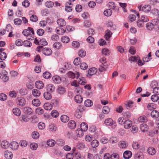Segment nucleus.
Masks as SVG:
<instances>
[{
  "mask_svg": "<svg viewBox=\"0 0 159 159\" xmlns=\"http://www.w3.org/2000/svg\"><path fill=\"white\" fill-rule=\"evenodd\" d=\"M43 48V46H40L37 48L36 50L38 52H40L41 50L42 49V52L45 56H48L52 54V51L51 49L47 48Z\"/></svg>",
  "mask_w": 159,
  "mask_h": 159,
  "instance_id": "f257e3e1",
  "label": "nucleus"
},
{
  "mask_svg": "<svg viewBox=\"0 0 159 159\" xmlns=\"http://www.w3.org/2000/svg\"><path fill=\"white\" fill-rule=\"evenodd\" d=\"M149 19L146 16H142L140 19L137 21V25L139 27H142L144 25V23L148 22Z\"/></svg>",
  "mask_w": 159,
  "mask_h": 159,
  "instance_id": "f03ea898",
  "label": "nucleus"
},
{
  "mask_svg": "<svg viewBox=\"0 0 159 159\" xmlns=\"http://www.w3.org/2000/svg\"><path fill=\"white\" fill-rule=\"evenodd\" d=\"M105 124L107 126H111L113 128H115L116 126V123L111 118H108L104 121Z\"/></svg>",
  "mask_w": 159,
  "mask_h": 159,
  "instance_id": "7ed1b4c3",
  "label": "nucleus"
},
{
  "mask_svg": "<svg viewBox=\"0 0 159 159\" xmlns=\"http://www.w3.org/2000/svg\"><path fill=\"white\" fill-rule=\"evenodd\" d=\"M16 103L18 105L22 107L25 105L26 101L25 99L22 97H18L16 99Z\"/></svg>",
  "mask_w": 159,
  "mask_h": 159,
  "instance_id": "20e7f679",
  "label": "nucleus"
},
{
  "mask_svg": "<svg viewBox=\"0 0 159 159\" xmlns=\"http://www.w3.org/2000/svg\"><path fill=\"white\" fill-rule=\"evenodd\" d=\"M67 74L69 78L72 79L75 78L77 79L80 76V73L79 72L77 71H75V73L71 71H69L68 73Z\"/></svg>",
  "mask_w": 159,
  "mask_h": 159,
  "instance_id": "39448f33",
  "label": "nucleus"
},
{
  "mask_svg": "<svg viewBox=\"0 0 159 159\" xmlns=\"http://www.w3.org/2000/svg\"><path fill=\"white\" fill-rule=\"evenodd\" d=\"M141 6H140L139 7V11H140L141 10L144 11L146 13H148L151 10V6L149 5H146L144 6H143L141 9Z\"/></svg>",
  "mask_w": 159,
  "mask_h": 159,
  "instance_id": "423d86ee",
  "label": "nucleus"
},
{
  "mask_svg": "<svg viewBox=\"0 0 159 159\" xmlns=\"http://www.w3.org/2000/svg\"><path fill=\"white\" fill-rule=\"evenodd\" d=\"M97 72V70L95 68H91L89 70L87 76L89 78H90L91 76L95 74Z\"/></svg>",
  "mask_w": 159,
  "mask_h": 159,
  "instance_id": "0eeeda50",
  "label": "nucleus"
},
{
  "mask_svg": "<svg viewBox=\"0 0 159 159\" xmlns=\"http://www.w3.org/2000/svg\"><path fill=\"white\" fill-rule=\"evenodd\" d=\"M4 157L6 159H12L13 157L12 152L8 150L5 151L4 152Z\"/></svg>",
  "mask_w": 159,
  "mask_h": 159,
  "instance_id": "6e6552de",
  "label": "nucleus"
},
{
  "mask_svg": "<svg viewBox=\"0 0 159 159\" xmlns=\"http://www.w3.org/2000/svg\"><path fill=\"white\" fill-rule=\"evenodd\" d=\"M123 124L124 127L125 129H128L131 126L132 122L131 121L127 120L125 121Z\"/></svg>",
  "mask_w": 159,
  "mask_h": 159,
  "instance_id": "1a4fd4ad",
  "label": "nucleus"
},
{
  "mask_svg": "<svg viewBox=\"0 0 159 159\" xmlns=\"http://www.w3.org/2000/svg\"><path fill=\"white\" fill-rule=\"evenodd\" d=\"M36 87L39 89H42L44 87V84L41 81H38L35 82Z\"/></svg>",
  "mask_w": 159,
  "mask_h": 159,
  "instance_id": "9d476101",
  "label": "nucleus"
},
{
  "mask_svg": "<svg viewBox=\"0 0 159 159\" xmlns=\"http://www.w3.org/2000/svg\"><path fill=\"white\" fill-rule=\"evenodd\" d=\"M132 156V152L129 151H126L123 153L124 158L125 159H129Z\"/></svg>",
  "mask_w": 159,
  "mask_h": 159,
  "instance_id": "9b49d317",
  "label": "nucleus"
},
{
  "mask_svg": "<svg viewBox=\"0 0 159 159\" xmlns=\"http://www.w3.org/2000/svg\"><path fill=\"white\" fill-rule=\"evenodd\" d=\"M32 94L34 97L37 98L40 96L41 92L39 90L35 89L33 90L32 91Z\"/></svg>",
  "mask_w": 159,
  "mask_h": 159,
  "instance_id": "f8f14e48",
  "label": "nucleus"
},
{
  "mask_svg": "<svg viewBox=\"0 0 159 159\" xmlns=\"http://www.w3.org/2000/svg\"><path fill=\"white\" fill-rule=\"evenodd\" d=\"M57 23L60 26L63 27L66 25V23L65 20L62 19H59L57 20Z\"/></svg>",
  "mask_w": 159,
  "mask_h": 159,
  "instance_id": "ddd939ff",
  "label": "nucleus"
},
{
  "mask_svg": "<svg viewBox=\"0 0 159 159\" xmlns=\"http://www.w3.org/2000/svg\"><path fill=\"white\" fill-rule=\"evenodd\" d=\"M151 23L154 28L157 26V30H159V20L157 19H154L152 20Z\"/></svg>",
  "mask_w": 159,
  "mask_h": 159,
  "instance_id": "4468645a",
  "label": "nucleus"
},
{
  "mask_svg": "<svg viewBox=\"0 0 159 159\" xmlns=\"http://www.w3.org/2000/svg\"><path fill=\"white\" fill-rule=\"evenodd\" d=\"M75 102L78 103H80L82 102V97L80 95H77L75 98Z\"/></svg>",
  "mask_w": 159,
  "mask_h": 159,
  "instance_id": "2eb2a0df",
  "label": "nucleus"
},
{
  "mask_svg": "<svg viewBox=\"0 0 159 159\" xmlns=\"http://www.w3.org/2000/svg\"><path fill=\"white\" fill-rule=\"evenodd\" d=\"M151 115L152 117L157 118L159 116V113L156 110H153L151 112Z\"/></svg>",
  "mask_w": 159,
  "mask_h": 159,
  "instance_id": "dca6fc26",
  "label": "nucleus"
},
{
  "mask_svg": "<svg viewBox=\"0 0 159 159\" xmlns=\"http://www.w3.org/2000/svg\"><path fill=\"white\" fill-rule=\"evenodd\" d=\"M54 5V2L50 1H47L45 3L46 7L48 8H52Z\"/></svg>",
  "mask_w": 159,
  "mask_h": 159,
  "instance_id": "f3484780",
  "label": "nucleus"
},
{
  "mask_svg": "<svg viewBox=\"0 0 159 159\" xmlns=\"http://www.w3.org/2000/svg\"><path fill=\"white\" fill-rule=\"evenodd\" d=\"M53 81L57 84H59L61 82V78L58 75H55L52 77Z\"/></svg>",
  "mask_w": 159,
  "mask_h": 159,
  "instance_id": "a211bd4d",
  "label": "nucleus"
},
{
  "mask_svg": "<svg viewBox=\"0 0 159 159\" xmlns=\"http://www.w3.org/2000/svg\"><path fill=\"white\" fill-rule=\"evenodd\" d=\"M53 47L54 48L57 49H60L62 47L61 43L58 42H55L53 44Z\"/></svg>",
  "mask_w": 159,
  "mask_h": 159,
  "instance_id": "6ab92c4d",
  "label": "nucleus"
},
{
  "mask_svg": "<svg viewBox=\"0 0 159 159\" xmlns=\"http://www.w3.org/2000/svg\"><path fill=\"white\" fill-rule=\"evenodd\" d=\"M32 104L36 107H39L40 106L41 102L39 99H34L32 101Z\"/></svg>",
  "mask_w": 159,
  "mask_h": 159,
  "instance_id": "aec40b11",
  "label": "nucleus"
},
{
  "mask_svg": "<svg viewBox=\"0 0 159 159\" xmlns=\"http://www.w3.org/2000/svg\"><path fill=\"white\" fill-rule=\"evenodd\" d=\"M19 146L18 143L16 142H12L11 144L10 147L13 150H16L17 149Z\"/></svg>",
  "mask_w": 159,
  "mask_h": 159,
  "instance_id": "412c9836",
  "label": "nucleus"
},
{
  "mask_svg": "<svg viewBox=\"0 0 159 159\" xmlns=\"http://www.w3.org/2000/svg\"><path fill=\"white\" fill-rule=\"evenodd\" d=\"M44 98L47 100H49L52 98L51 94L48 92H46L43 94Z\"/></svg>",
  "mask_w": 159,
  "mask_h": 159,
  "instance_id": "4be33fe9",
  "label": "nucleus"
},
{
  "mask_svg": "<svg viewBox=\"0 0 159 159\" xmlns=\"http://www.w3.org/2000/svg\"><path fill=\"white\" fill-rule=\"evenodd\" d=\"M76 126V123L75 121L74 120H71L68 124V126L69 128L72 129L75 128Z\"/></svg>",
  "mask_w": 159,
  "mask_h": 159,
  "instance_id": "5701e85b",
  "label": "nucleus"
},
{
  "mask_svg": "<svg viewBox=\"0 0 159 159\" xmlns=\"http://www.w3.org/2000/svg\"><path fill=\"white\" fill-rule=\"evenodd\" d=\"M24 111L25 113L29 115L31 114L33 112L32 109L30 107H28L24 108Z\"/></svg>",
  "mask_w": 159,
  "mask_h": 159,
  "instance_id": "b1692460",
  "label": "nucleus"
},
{
  "mask_svg": "<svg viewBox=\"0 0 159 159\" xmlns=\"http://www.w3.org/2000/svg\"><path fill=\"white\" fill-rule=\"evenodd\" d=\"M148 152L149 154L152 155H154L156 152L155 149L152 147L149 148L148 150Z\"/></svg>",
  "mask_w": 159,
  "mask_h": 159,
  "instance_id": "393cba45",
  "label": "nucleus"
},
{
  "mask_svg": "<svg viewBox=\"0 0 159 159\" xmlns=\"http://www.w3.org/2000/svg\"><path fill=\"white\" fill-rule=\"evenodd\" d=\"M56 30V33L60 35H62L66 31V30H64L62 28H57Z\"/></svg>",
  "mask_w": 159,
  "mask_h": 159,
  "instance_id": "a878e982",
  "label": "nucleus"
},
{
  "mask_svg": "<svg viewBox=\"0 0 159 159\" xmlns=\"http://www.w3.org/2000/svg\"><path fill=\"white\" fill-rule=\"evenodd\" d=\"M46 89L48 91L52 92L55 90V88L53 85L49 84L46 87Z\"/></svg>",
  "mask_w": 159,
  "mask_h": 159,
  "instance_id": "bb28decb",
  "label": "nucleus"
},
{
  "mask_svg": "<svg viewBox=\"0 0 159 159\" xmlns=\"http://www.w3.org/2000/svg\"><path fill=\"white\" fill-rule=\"evenodd\" d=\"M133 104L134 102H133L128 101L126 102V103H125V105L127 109H129L130 108H131L133 107Z\"/></svg>",
  "mask_w": 159,
  "mask_h": 159,
  "instance_id": "cd10ccee",
  "label": "nucleus"
},
{
  "mask_svg": "<svg viewBox=\"0 0 159 159\" xmlns=\"http://www.w3.org/2000/svg\"><path fill=\"white\" fill-rule=\"evenodd\" d=\"M44 109L47 110H51L52 109V106L49 103H45L44 105Z\"/></svg>",
  "mask_w": 159,
  "mask_h": 159,
  "instance_id": "c85d7f7f",
  "label": "nucleus"
},
{
  "mask_svg": "<svg viewBox=\"0 0 159 159\" xmlns=\"http://www.w3.org/2000/svg\"><path fill=\"white\" fill-rule=\"evenodd\" d=\"M99 145V142L97 140L94 139L91 142V146L93 148H95L97 147Z\"/></svg>",
  "mask_w": 159,
  "mask_h": 159,
  "instance_id": "c756f323",
  "label": "nucleus"
},
{
  "mask_svg": "<svg viewBox=\"0 0 159 159\" xmlns=\"http://www.w3.org/2000/svg\"><path fill=\"white\" fill-rule=\"evenodd\" d=\"M148 126L145 124H142L141 125L140 129L141 131L143 132H146L148 130Z\"/></svg>",
  "mask_w": 159,
  "mask_h": 159,
  "instance_id": "7c9ffc66",
  "label": "nucleus"
},
{
  "mask_svg": "<svg viewBox=\"0 0 159 159\" xmlns=\"http://www.w3.org/2000/svg\"><path fill=\"white\" fill-rule=\"evenodd\" d=\"M13 113L16 116H19L21 114L20 110L18 108H15L13 109Z\"/></svg>",
  "mask_w": 159,
  "mask_h": 159,
  "instance_id": "2f4dec72",
  "label": "nucleus"
},
{
  "mask_svg": "<svg viewBox=\"0 0 159 159\" xmlns=\"http://www.w3.org/2000/svg\"><path fill=\"white\" fill-rule=\"evenodd\" d=\"M61 120L62 122L66 123L68 121L69 118L66 115H63L61 116Z\"/></svg>",
  "mask_w": 159,
  "mask_h": 159,
  "instance_id": "473e14b6",
  "label": "nucleus"
},
{
  "mask_svg": "<svg viewBox=\"0 0 159 159\" xmlns=\"http://www.w3.org/2000/svg\"><path fill=\"white\" fill-rule=\"evenodd\" d=\"M107 32L105 34V37L106 40H109L110 37H111V35L112 34L110 31V30H107Z\"/></svg>",
  "mask_w": 159,
  "mask_h": 159,
  "instance_id": "72a5a7b5",
  "label": "nucleus"
},
{
  "mask_svg": "<svg viewBox=\"0 0 159 159\" xmlns=\"http://www.w3.org/2000/svg\"><path fill=\"white\" fill-rule=\"evenodd\" d=\"M119 146L121 148H125L126 147V143L125 141H120L119 143Z\"/></svg>",
  "mask_w": 159,
  "mask_h": 159,
  "instance_id": "f704fd0d",
  "label": "nucleus"
},
{
  "mask_svg": "<svg viewBox=\"0 0 159 159\" xmlns=\"http://www.w3.org/2000/svg\"><path fill=\"white\" fill-rule=\"evenodd\" d=\"M56 142L55 141L52 139H49L47 142V144L50 147L54 146Z\"/></svg>",
  "mask_w": 159,
  "mask_h": 159,
  "instance_id": "c9c22d12",
  "label": "nucleus"
},
{
  "mask_svg": "<svg viewBox=\"0 0 159 159\" xmlns=\"http://www.w3.org/2000/svg\"><path fill=\"white\" fill-rule=\"evenodd\" d=\"M84 105L87 107H90L93 105V102L91 100L87 99L85 101Z\"/></svg>",
  "mask_w": 159,
  "mask_h": 159,
  "instance_id": "e433bc0d",
  "label": "nucleus"
},
{
  "mask_svg": "<svg viewBox=\"0 0 159 159\" xmlns=\"http://www.w3.org/2000/svg\"><path fill=\"white\" fill-rule=\"evenodd\" d=\"M88 126L85 123H82L80 125V129L84 131H85L88 129Z\"/></svg>",
  "mask_w": 159,
  "mask_h": 159,
  "instance_id": "4c0bfd02",
  "label": "nucleus"
},
{
  "mask_svg": "<svg viewBox=\"0 0 159 159\" xmlns=\"http://www.w3.org/2000/svg\"><path fill=\"white\" fill-rule=\"evenodd\" d=\"M61 41L64 43H67L70 41L69 38L67 36H62L61 39Z\"/></svg>",
  "mask_w": 159,
  "mask_h": 159,
  "instance_id": "58836bf2",
  "label": "nucleus"
},
{
  "mask_svg": "<svg viewBox=\"0 0 159 159\" xmlns=\"http://www.w3.org/2000/svg\"><path fill=\"white\" fill-rule=\"evenodd\" d=\"M146 27L147 29L149 30H151L154 28V26L151 22H148L146 25Z\"/></svg>",
  "mask_w": 159,
  "mask_h": 159,
  "instance_id": "ea45409f",
  "label": "nucleus"
},
{
  "mask_svg": "<svg viewBox=\"0 0 159 159\" xmlns=\"http://www.w3.org/2000/svg\"><path fill=\"white\" fill-rule=\"evenodd\" d=\"M151 13L155 16H158L159 15V11L157 9H152L151 11Z\"/></svg>",
  "mask_w": 159,
  "mask_h": 159,
  "instance_id": "a19ab883",
  "label": "nucleus"
},
{
  "mask_svg": "<svg viewBox=\"0 0 159 159\" xmlns=\"http://www.w3.org/2000/svg\"><path fill=\"white\" fill-rule=\"evenodd\" d=\"M144 156L141 152L137 153L135 156V159H143Z\"/></svg>",
  "mask_w": 159,
  "mask_h": 159,
  "instance_id": "79ce46f5",
  "label": "nucleus"
},
{
  "mask_svg": "<svg viewBox=\"0 0 159 159\" xmlns=\"http://www.w3.org/2000/svg\"><path fill=\"white\" fill-rule=\"evenodd\" d=\"M22 34L25 36L28 37L30 35V30L28 28L27 29H25L23 31Z\"/></svg>",
  "mask_w": 159,
  "mask_h": 159,
  "instance_id": "37998d69",
  "label": "nucleus"
},
{
  "mask_svg": "<svg viewBox=\"0 0 159 159\" xmlns=\"http://www.w3.org/2000/svg\"><path fill=\"white\" fill-rule=\"evenodd\" d=\"M39 136V134L38 132L37 131H34L32 134V138L35 139H37L38 138Z\"/></svg>",
  "mask_w": 159,
  "mask_h": 159,
  "instance_id": "c03bdc74",
  "label": "nucleus"
},
{
  "mask_svg": "<svg viewBox=\"0 0 159 159\" xmlns=\"http://www.w3.org/2000/svg\"><path fill=\"white\" fill-rule=\"evenodd\" d=\"M83 131H84L81 129H77L76 130V133L78 136L79 137L82 136L84 135Z\"/></svg>",
  "mask_w": 159,
  "mask_h": 159,
  "instance_id": "a18cd8bd",
  "label": "nucleus"
},
{
  "mask_svg": "<svg viewBox=\"0 0 159 159\" xmlns=\"http://www.w3.org/2000/svg\"><path fill=\"white\" fill-rule=\"evenodd\" d=\"M102 111L104 114H107L110 111V109L108 107L105 106L103 107Z\"/></svg>",
  "mask_w": 159,
  "mask_h": 159,
  "instance_id": "49530a36",
  "label": "nucleus"
},
{
  "mask_svg": "<svg viewBox=\"0 0 159 159\" xmlns=\"http://www.w3.org/2000/svg\"><path fill=\"white\" fill-rule=\"evenodd\" d=\"M81 60L80 58L77 57L75 59L73 63L75 66H78L81 63Z\"/></svg>",
  "mask_w": 159,
  "mask_h": 159,
  "instance_id": "de8ad7c7",
  "label": "nucleus"
},
{
  "mask_svg": "<svg viewBox=\"0 0 159 159\" xmlns=\"http://www.w3.org/2000/svg\"><path fill=\"white\" fill-rule=\"evenodd\" d=\"M138 120L140 122H145L147 120V117L145 116H141L139 118Z\"/></svg>",
  "mask_w": 159,
  "mask_h": 159,
  "instance_id": "09e8293b",
  "label": "nucleus"
},
{
  "mask_svg": "<svg viewBox=\"0 0 159 159\" xmlns=\"http://www.w3.org/2000/svg\"><path fill=\"white\" fill-rule=\"evenodd\" d=\"M112 13L111 10L110 9H107L104 12V15L107 16H110L111 15Z\"/></svg>",
  "mask_w": 159,
  "mask_h": 159,
  "instance_id": "8fccbe9b",
  "label": "nucleus"
},
{
  "mask_svg": "<svg viewBox=\"0 0 159 159\" xmlns=\"http://www.w3.org/2000/svg\"><path fill=\"white\" fill-rule=\"evenodd\" d=\"M30 20L33 22H36L38 21V18L36 15H33L30 17Z\"/></svg>",
  "mask_w": 159,
  "mask_h": 159,
  "instance_id": "3c124183",
  "label": "nucleus"
},
{
  "mask_svg": "<svg viewBox=\"0 0 159 159\" xmlns=\"http://www.w3.org/2000/svg\"><path fill=\"white\" fill-rule=\"evenodd\" d=\"M151 99L153 102H156L159 99L158 96L157 95V94L153 95L152 96Z\"/></svg>",
  "mask_w": 159,
  "mask_h": 159,
  "instance_id": "603ef678",
  "label": "nucleus"
},
{
  "mask_svg": "<svg viewBox=\"0 0 159 159\" xmlns=\"http://www.w3.org/2000/svg\"><path fill=\"white\" fill-rule=\"evenodd\" d=\"M8 143L7 141H3L1 143V145L3 148H7L8 147Z\"/></svg>",
  "mask_w": 159,
  "mask_h": 159,
  "instance_id": "864d4df0",
  "label": "nucleus"
},
{
  "mask_svg": "<svg viewBox=\"0 0 159 159\" xmlns=\"http://www.w3.org/2000/svg\"><path fill=\"white\" fill-rule=\"evenodd\" d=\"M43 77L45 79H49L51 77V74L48 72L46 71L43 74Z\"/></svg>",
  "mask_w": 159,
  "mask_h": 159,
  "instance_id": "5fc2aeb1",
  "label": "nucleus"
},
{
  "mask_svg": "<svg viewBox=\"0 0 159 159\" xmlns=\"http://www.w3.org/2000/svg\"><path fill=\"white\" fill-rule=\"evenodd\" d=\"M7 98V95L4 93L0 94V100L2 101L6 100Z\"/></svg>",
  "mask_w": 159,
  "mask_h": 159,
  "instance_id": "6e6d98bb",
  "label": "nucleus"
},
{
  "mask_svg": "<svg viewBox=\"0 0 159 159\" xmlns=\"http://www.w3.org/2000/svg\"><path fill=\"white\" fill-rule=\"evenodd\" d=\"M102 53L105 56H108L110 53L109 50L106 48H104L102 50Z\"/></svg>",
  "mask_w": 159,
  "mask_h": 159,
  "instance_id": "4d7b16f0",
  "label": "nucleus"
},
{
  "mask_svg": "<svg viewBox=\"0 0 159 159\" xmlns=\"http://www.w3.org/2000/svg\"><path fill=\"white\" fill-rule=\"evenodd\" d=\"M138 130V127L136 125H133L131 129V132L133 134L137 133Z\"/></svg>",
  "mask_w": 159,
  "mask_h": 159,
  "instance_id": "13d9d810",
  "label": "nucleus"
},
{
  "mask_svg": "<svg viewBox=\"0 0 159 159\" xmlns=\"http://www.w3.org/2000/svg\"><path fill=\"white\" fill-rule=\"evenodd\" d=\"M7 57L6 54L3 52H1L0 53V59L2 60H4Z\"/></svg>",
  "mask_w": 159,
  "mask_h": 159,
  "instance_id": "bf43d9fd",
  "label": "nucleus"
},
{
  "mask_svg": "<svg viewBox=\"0 0 159 159\" xmlns=\"http://www.w3.org/2000/svg\"><path fill=\"white\" fill-rule=\"evenodd\" d=\"M44 33V30L42 29H39L37 31V33L39 36H42Z\"/></svg>",
  "mask_w": 159,
  "mask_h": 159,
  "instance_id": "052dcab7",
  "label": "nucleus"
},
{
  "mask_svg": "<svg viewBox=\"0 0 159 159\" xmlns=\"http://www.w3.org/2000/svg\"><path fill=\"white\" fill-rule=\"evenodd\" d=\"M14 21L15 24L17 25H20L22 23V20L19 18H16L14 19Z\"/></svg>",
  "mask_w": 159,
  "mask_h": 159,
  "instance_id": "680f3d73",
  "label": "nucleus"
},
{
  "mask_svg": "<svg viewBox=\"0 0 159 159\" xmlns=\"http://www.w3.org/2000/svg\"><path fill=\"white\" fill-rule=\"evenodd\" d=\"M43 112V110L41 107L38 108L36 110V113L38 115L42 114Z\"/></svg>",
  "mask_w": 159,
  "mask_h": 159,
  "instance_id": "e2e57ef3",
  "label": "nucleus"
},
{
  "mask_svg": "<svg viewBox=\"0 0 159 159\" xmlns=\"http://www.w3.org/2000/svg\"><path fill=\"white\" fill-rule=\"evenodd\" d=\"M79 56L81 57H84L86 55V53L85 51L83 50H81L79 52Z\"/></svg>",
  "mask_w": 159,
  "mask_h": 159,
  "instance_id": "0e129e2a",
  "label": "nucleus"
},
{
  "mask_svg": "<svg viewBox=\"0 0 159 159\" xmlns=\"http://www.w3.org/2000/svg\"><path fill=\"white\" fill-rule=\"evenodd\" d=\"M118 141L117 138L116 137H112L110 139V142L112 143H116Z\"/></svg>",
  "mask_w": 159,
  "mask_h": 159,
  "instance_id": "69168bd1",
  "label": "nucleus"
},
{
  "mask_svg": "<svg viewBox=\"0 0 159 159\" xmlns=\"http://www.w3.org/2000/svg\"><path fill=\"white\" fill-rule=\"evenodd\" d=\"M72 45L74 48H78L80 46V43L78 41H74L72 42Z\"/></svg>",
  "mask_w": 159,
  "mask_h": 159,
  "instance_id": "338daca9",
  "label": "nucleus"
},
{
  "mask_svg": "<svg viewBox=\"0 0 159 159\" xmlns=\"http://www.w3.org/2000/svg\"><path fill=\"white\" fill-rule=\"evenodd\" d=\"M23 44V41L21 39H18L16 41V44L17 46H21Z\"/></svg>",
  "mask_w": 159,
  "mask_h": 159,
  "instance_id": "774afa93",
  "label": "nucleus"
}]
</instances>
